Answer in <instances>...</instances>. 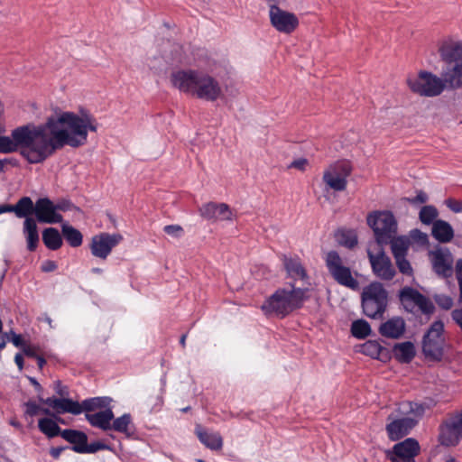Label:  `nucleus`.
<instances>
[{"instance_id":"nucleus-61","label":"nucleus","mask_w":462,"mask_h":462,"mask_svg":"<svg viewBox=\"0 0 462 462\" xmlns=\"http://www.w3.org/2000/svg\"><path fill=\"white\" fill-rule=\"evenodd\" d=\"M30 383L35 387L36 390H42L41 384L37 382V380L33 377H29Z\"/></svg>"},{"instance_id":"nucleus-12","label":"nucleus","mask_w":462,"mask_h":462,"mask_svg":"<svg viewBox=\"0 0 462 462\" xmlns=\"http://www.w3.org/2000/svg\"><path fill=\"white\" fill-rule=\"evenodd\" d=\"M420 447L413 438H408L396 443L392 449L386 451V457L391 462H415L420 454Z\"/></svg>"},{"instance_id":"nucleus-24","label":"nucleus","mask_w":462,"mask_h":462,"mask_svg":"<svg viewBox=\"0 0 462 462\" xmlns=\"http://www.w3.org/2000/svg\"><path fill=\"white\" fill-rule=\"evenodd\" d=\"M431 236L439 243H449L454 238V229L448 221L439 219L433 223Z\"/></svg>"},{"instance_id":"nucleus-10","label":"nucleus","mask_w":462,"mask_h":462,"mask_svg":"<svg viewBox=\"0 0 462 462\" xmlns=\"http://www.w3.org/2000/svg\"><path fill=\"white\" fill-rule=\"evenodd\" d=\"M444 324L440 320L434 321L422 339V352L431 361H440L444 355L445 338Z\"/></svg>"},{"instance_id":"nucleus-32","label":"nucleus","mask_w":462,"mask_h":462,"mask_svg":"<svg viewBox=\"0 0 462 462\" xmlns=\"http://www.w3.org/2000/svg\"><path fill=\"white\" fill-rule=\"evenodd\" d=\"M388 244H391L392 253L394 258L406 256L410 241L405 236H393Z\"/></svg>"},{"instance_id":"nucleus-59","label":"nucleus","mask_w":462,"mask_h":462,"mask_svg":"<svg viewBox=\"0 0 462 462\" xmlns=\"http://www.w3.org/2000/svg\"><path fill=\"white\" fill-rule=\"evenodd\" d=\"M14 362L17 365L19 370H23V357L21 354H16L14 356Z\"/></svg>"},{"instance_id":"nucleus-40","label":"nucleus","mask_w":462,"mask_h":462,"mask_svg":"<svg viewBox=\"0 0 462 462\" xmlns=\"http://www.w3.org/2000/svg\"><path fill=\"white\" fill-rule=\"evenodd\" d=\"M394 260L400 273L407 276L413 275V269L410 262L407 260L406 256L396 257L394 258Z\"/></svg>"},{"instance_id":"nucleus-63","label":"nucleus","mask_w":462,"mask_h":462,"mask_svg":"<svg viewBox=\"0 0 462 462\" xmlns=\"http://www.w3.org/2000/svg\"><path fill=\"white\" fill-rule=\"evenodd\" d=\"M186 338H187V335L183 334L180 339V344L181 345L182 347H185V346H186Z\"/></svg>"},{"instance_id":"nucleus-18","label":"nucleus","mask_w":462,"mask_h":462,"mask_svg":"<svg viewBox=\"0 0 462 462\" xmlns=\"http://www.w3.org/2000/svg\"><path fill=\"white\" fill-rule=\"evenodd\" d=\"M202 217L211 221L232 220L233 213L226 203L208 202L202 205L199 209Z\"/></svg>"},{"instance_id":"nucleus-52","label":"nucleus","mask_w":462,"mask_h":462,"mask_svg":"<svg viewBox=\"0 0 462 462\" xmlns=\"http://www.w3.org/2000/svg\"><path fill=\"white\" fill-rule=\"evenodd\" d=\"M308 165V160L304 158H300L298 160H294L289 166V168L298 169L300 171H305Z\"/></svg>"},{"instance_id":"nucleus-38","label":"nucleus","mask_w":462,"mask_h":462,"mask_svg":"<svg viewBox=\"0 0 462 462\" xmlns=\"http://www.w3.org/2000/svg\"><path fill=\"white\" fill-rule=\"evenodd\" d=\"M351 334L358 339H364L371 334V327L365 319L355 320L351 325Z\"/></svg>"},{"instance_id":"nucleus-53","label":"nucleus","mask_w":462,"mask_h":462,"mask_svg":"<svg viewBox=\"0 0 462 462\" xmlns=\"http://www.w3.org/2000/svg\"><path fill=\"white\" fill-rule=\"evenodd\" d=\"M57 269V264L55 262L48 260L45 261L42 265V270L45 273L53 272Z\"/></svg>"},{"instance_id":"nucleus-11","label":"nucleus","mask_w":462,"mask_h":462,"mask_svg":"<svg viewBox=\"0 0 462 462\" xmlns=\"http://www.w3.org/2000/svg\"><path fill=\"white\" fill-rule=\"evenodd\" d=\"M352 165L348 161H337L328 166L323 173V181L335 190L343 191L346 189L347 178L351 175Z\"/></svg>"},{"instance_id":"nucleus-3","label":"nucleus","mask_w":462,"mask_h":462,"mask_svg":"<svg viewBox=\"0 0 462 462\" xmlns=\"http://www.w3.org/2000/svg\"><path fill=\"white\" fill-rule=\"evenodd\" d=\"M172 86L193 97L214 102L222 97L220 83L213 76L199 69H180L171 75Z\"/></svg>"},{"instance_id":"nucleus-54","label":"nucleus","mask_w":462,"mask_h":462,"mask_svg":"<svg viewBox=\"0 0 462 462\" xmlns=\"http://www.w3.org/2000/svg\"><path fill=\"white\" fill-rule=\"evenodd\" d=\"M12 343L15 346H23V339L21 335L12 333Z\"/></svg>"},{"instance_id":"nucleus-23","label":"nucleus","mask_w":462,"mask_h":462,"mask_svg":"<svg viewBox=\"0 0 462 462\" xmlns=\"http://www.w3.org/2000/svg\"><path fill=\"white\" fill-rule=\"evenodd\" d=\"M195 432L199 441L208 448L212 450H219L222 448L223 439L219 433L209 432L200 425L196 426Z\"/></svg>"},{"instance_id":"nucleus-13","label":"nucleus","mask_w":462,"mask_h":462,"mask_svg":"<svg viewBox=\"0 0 462 462\" xmlns=\"http://www.w3.org/2000/svg\"><path fill=\"white\" fill-rule=\"evenodd\" d=\"M123 240L120 234L100 233L91 238V254L102 260H106L112 249Z\"/></svg>"},{"instance_id":"nucleus-26","label":"nucleus","mask_w":462,"mask_h":462,"mask_svg":"<svg viewBox=\"0 0 462 462\" xmlns=\"http://www.w3.org/2000/svg\"><path fill=\"white\" fill-rule=\"evenodd\" d=\"M360 352L374 359L384 360L388 351L376 340H368L360 346Z\"/></svg>"},{"instance_id":"nucleus-58","label":"nucleus","mask_w":462,"mask_h":462,"mask_svg":"<svg viewBox=\"0 0 462 462\" xmlns=\"http://www.w3.org/2000/svg\"><path fill=\"white\" fill-rule=\"evenodd\" d=\"M23 353L27 356H30V357H34L35 358V356H38L36 353H35V350L33 347L30 346H23Z\"/></svg>"},{"instance_id":"nucleus-45","label":"nucleus","mask_w":462,"mask_h":462,"mask_svg":"<svg viewBox=\"0 0 462 462\" xmlns=\"http://www.w3.org/2000/svg\"><path fill=\"white\" fill-rule=\"evenodd\" d=\"M453 430L458 432V434L462 435V411L456 415H454L450 421L448 423Z\"/></svg>"},{"instance_id":"nucleus-51","label":"nucleus","mask_w":462,"mask_h":462,"mask_svg":"<svg viewBox=\"0 0 462 462\" xmlns=\"http://www.w3.org/2000/svg\"><path fill=\"white\" fill-rule=\"evenodd\" d=\"M54 390L60 398L69 396V393L68 387L63 385L60 380L54 383Z\"/></svg>"},{"instance_id":"nucleus-9","label":"nucleus","mask_w":462,"mask_h":462,"mask_svg":"<svg viewBox=\"0 0 462 462\" xmlns=\"http://www.w3.org/2000/svg\"><path fill=\"white\" fill-rule=\"evenodd\" d=\"M366 252L374 276L382 281H392L396 272L383 246L378 244H368Z\"/></svg>"},{"instance_id":"nucleus-36","label":"nucleus","mask_w":462,"mask_h":462,"mask_svg":"<svg viewBox=\"0 0 462 462\" xmlns=\"http://www.w3.org/2000/svg\"><path fill=\"white\" fill-rule=\"evenodd\" d=\"M461 438L462 435L453 430V429L447 424L441 430L439 435V441L442 445L449 447L457 445Z\"/></svg>"},{"instance_id":"nucleus-25","label":"nucleus","mask_w":462,"mask_h":462,"mask_svg":"<svg viewBox=\"0 0 462 462\" xmlns=\"http://www.w3.org/2000/svg\"><path fill=\"white\" fill-rule=\"evenodd\" d=\"M86 419L93 427L109 430H112L111 421L114 419V412L111 409H106L92 414L87 413Z\"/></svg>"},{"instance_id":"nucleus-6","label":"nucleus","mask_w":462,"mask_h":462,"mask_svg":"<svg viewBox=\"0 0 462 462\" xmlns=\"http://www.w3.org/2000/svg\"><path fill=\"white\" fill-rule=\"evenodd\" d=\"M364 314L371 319L382 318L388 305V292L379 282H373L364 287L361 293Z\"/></svg>"},{"instance_id":"nucleus-33","label":"nucleus","mask_w":462,"mask_h":462,"mask_svg":"<svg viewBox=\"0 0 462 462\" xmlns=\"http://www.w3.org/2000/svg\"><path fill=\"white\" fill-rule=\"evenodd\" d=\"M399 297L404 308L409 310L418 303L419 299H420V292L413 288L405 287L401 290Z\"/></svg>"},{"instance_id":"nucleus-34","label":"nucleus","mask_w":462,"mask_h":462,"mask_svg":"<svg viewBox=\"0 0 462 462\" xmlns=\"http://www.w3.org/2000/svg\"><path fill=\"white\" fill-rule=\"evenodd\" d=\"M111 425L112 430L123 433L127 437H130L133 434L132 430H130L132 425V418L128 413L123 414L121 417H118L115 420L113 419Z\"/></svg>"},{"instance_id":"nucleus-28","label":"nucleus","mask_w":462,"mask_h":462,"mask_svg":"<svg viewBox=\"0 0 462 462\" xmlns=\"http://www.w3.org/2000/svg\"><path fill=\"white\" fill-rule=\"evenodd\" d=\"M394 357L402 363H409L415 356L414 345L410 342L396 344L393 347Z\"/></svg>"},{"instance_id":"nucleus-60","label":"nucleus","mask_w":462,"mask_h":462,"mask_svg":"<svg viewBox=\"0 0 462 462\" xmlns=\"http://www.w3.org/2000/svg\"><path fill=\"white\" fill-rule=\"evenodd\" d=\"M35 359L37 360L39 369H42L46 364V360L41 356H35Z\"/></svg>"},{"instance_id":"nucleus-43","label":"nucleus","mask_w":462,"mask_h":462,"mask_svg":"<svg viewBox=\"0 0 462 462\" xmlns=\"http://www.w3.org/2000/svg\"><path fill=\"white\" fill-rule=\"evenodd\" d=\"M415 306H418L419 309L425 314H430L434 310L432 302L421 293L420 299H419V301L415 304Z\"/></svg>"},{"instance_id":"nucleus-17","label":"nucleus","mask_w":462,"mask_h":462,"mask_svg":"<svg viewBox=\"0 0 462 462\" xmlns=\"http://www.w3.org/2000/svg\"><path fill=\"white\" fill-rule=\"evenodd\" d=\"M25 139L23 125L11 131L10 136L0 135V153H12L25 149Z\"/></svg>"},{"instance_id":"nucleus-1","label":"nucleus","mask_w":462,"mask_h":462,"mask_svg":"<svg viewBox=\"0 0 462 462\" xmlns=\"http://www.w3.org/2000/svg\"><path fill=\"white\" fill-rule=\"evenodd\" d=\"M96 118L87 111L79 115L64 112L57 117H49L45 124L23 125L25 149L22 156L32 164L43 162L65 145L77 148L84 145L88 131H97Z\"/></svg>"},{"instance_id":"nucleus-14","label":"nucleus","mask_w":462,"mask_h":462,"mask_svg":"<svg viewBox=\"0 0 462 462\" xmlns=\"http://www.w3.org/2000/svg\"><path fill=\"white\" fill-rule=\"evenodd\" d=\"M270 23L279 32L291 34L299 26L298 17L291 12L284 11L280 7H273L269 10Z\"/></svg>"},{"instance_id":"nucleus-35","label":"nucleus","mask_w":462,"mask_h":462,"mask_svg":"<svg viewBox=\"0 0 462 462\" xmlns=\"http://www.w3.org/2000/svg\"><path fill=\"white\" fill-rule=\"evenodd\" d=\"M38 427L39 430L50 439L61 433L59 425L50 418L40 419Z\"/></svg>"},{"instance_id":"nucleus-50","label":"nucleus","mask_w":462,"mask_h":462,"mask_svg":"<svg viewBox=\"0 0 462 462\" xmlns=\"http://www.w3.org/2000/svg\"><path fill=\"white\" fill-rule=\"evenodd\" d=\"M105 448H106L105 444L101 442H94L90 443L89 445L87 443L86 448H81V450H84V453H95Z\"/></svg>"},{"instance_id":"nucleus-31","label":"nucleus","mask_w":462,"mask_h":462,"mask_svg":"<svg viewBox=\"0 0 462 462\" xmlns=\"http://www.w3.org/2000/svg\"><path fill=\"white\" fill-rule=\"evenodd\" d=\"M61 231L64 238L69 243V245L72 247H79L82 245L83 242V236L75 227L72 226H69V224L65 223L61 226Z\"/></svg>"},{"instance_id":"nucleus-44","label":"nucleus","mask_w":462,"mask_h":462,"mask_svg":"<svg viewBox=\"0 0 462 462\" xmlns=\"http://www.w3.org/2000/svg\"><path fill=\"white\" fill-rule=\"evenodd\" d=\"M55 206V211H70L73 209L79 210V208H77L70 200L69 199H60L57 203H54Z\"/></svg>"},{"instance_id":"nucleus-64","label":"nucleus","mask_w":462,"mask_h":462,"mask_svg":"<svg viewBox=\"0 0 462 462\" xmlns=\"http://www.w3.org/2000/svg\"><path fill=\"white\" fill-rule=\"evenodd\" d=\"M457 282H458L459 292H460L459 297H460V300L462 301V279L458 278Z\"/></svg>"},{"instance_id":"nucleus-55","label":"nucleus","mask_w":462,"mask_h":462,"mask_svg":"<svg viewBox=\"0 0 462 462\" xmlns=\"http://www.w3.org/2000/svg\"><path fill=\"white\" fill-rule=\"evenodd\" d=\"M455 271H456L457 280H458V278L462 279V259H458L457 261Z\"/></svg>"},{"instance_id":"nucleus-30","label":"nucleus","mask_w":462,"mask_h":462,"mask_svg":"<svg viewBox=\"0 0 462 462\" xmlns=\"http://www.w3.org/2000/svg\"><path fill=\"white\" fill-rule=\"evenodd\" d=\"M42 241L45 246L50 250H58L62 245V237L54 227H47L42 232Z\"/></svg>"},{"instance_id":"nucleus-27","label":"nucleus","mask_w":462,"mask_h":462,"mask_svg":"<svg viewBox=\"0 0 462 462\" xmlns=\"http://www.w3.org/2000/svg\"><path fill=\"white\" fill-rule=\"evenodd\" d=\"M61 437L71 444H74L73 450L78 453H84L81 448H86L88 437L84 432L75 430H64L60 433Z\"/></svg>"},{"instance_id":"nucleus-16","label":"nucleus","mask_w":462,"mask_h":462,"mask_svg":"<svg viewBox=\"0 0 462 462\" xmlns=\"http://www.w3.org/2000/svg\"><path fill=\"white\" fill-rule=\"evenodd\" d=\"M35 217L41 223H61L63 217L55 211L54 203L49 198H41L35 202Z\"/></svg>"},{"instance_id":"nucleus-21","label":"nucleus","mask_w":462,"mask_h":462,"mask_svg":"<svg viewBox=\"0 0 462 462\" xmlns=\"http://www.w3.org/2000/svg\"><path fill=\"white\" fill-rule=\"evenodd\" d=\"M282 263L288 275L294 280L307 281L309 279L306 269L301 263L300 259L282 255Z\"/></svg>"},{"instance_id":"nucleus-22","label":"nucleus","mask_w":462,"mask_h":462,"mask_svg":"<svg viewBox=\"0 0 462 462\" xmlns=\"http://www.w3.org/2000/svg\"><path fill=\"white\" fill-rule=\"evenodd\" d=\"M23 234L25 236L27 249L30 252L36 251L40 236L36 221L32 217H26L23 221Z\"/></svg>"},{"instance_id":"nucleus-41","label":"nucleus","mask_w":462,"mask_h":462,"mask_svg":"<svg viewBox=\"0 0 462 462\" xmlns=\"http://www.w3.org/2000/svg\"><path fill=\"white\" fill-rule=\"evenodd\" d=\"M82 407V411H94L97 408L102 407L104 405V402L101 398L96 397V398H90L87 399L82 402L80 404Z\"/></svg>"},{"instance_id":"nucleus-46","label":"nucleus","mask_w":462,"mask_h":462,"mask_svg":"<svg viewBox=\"0 0 462 462\" xmlns=\"http://www.w3.org/2000/svg\"><path fill=\"white\" fill-rule=\"evenodd\" d=\"M163 231L175 238H179L183 235V228L180 225H168L163 227Z\"/></svg>"},{"instance_id":"nucleus-47","label":"nucleus","mask_w":462,"mask_h":462,"mask_svg":"<svg viewBox=\"0 0 462 462\" xmlns=\"http://www.w3.org/2000/svg\"><path fill=\"white\" fill-rule=\"evenodd\" d=\"M404 199L411 205H417L426 203L429 199V197L423 190H418L415 197L405 198Z\"/></svg>"},{"instance_id":"nucleus-7","label":"nucleus","mask_w":462,"mask_h":462,"mask_svg":"<svg viewBox=\"0 0 462 462\" xmlns=\"http://www.w3.org/2000/svg\"><path fill=\"white\" fill-rule=\"evenodd\" d=\"M325 264L328 273L339 285L356 291L359 288V282L356 278L357 272H353L348 265L346 259L339 254L331 250L326 254Z\"/></svg>"},{"instance_id":"nucleus-49","label":"nucleus","mask_w":462,"mask_h":462,"mask_svg":"<svg viewBox=\"0 0 462 462\" xmlns=\"http://www.w3.org/2000/svg\"><path fill=\"white\" fill-rule=\"evenodd\" d=\"M444 204L454 213H462V201L448 198L444 201Z\"/></svg>"},{"instance_id":"nucleus-2","label":"nucleus","mask_w":462,"mask_h":462,"mask_svg":"<svg viewBox=\"0 0 462 462\" xmlns=\"http://www.w3.org/2000/svg\"><path fill=\"white\" fill-rule=\"evenodd\" d=\"M438 52L443 63L441 77L420 70L406 79L410 90L421 97L439 96L444 89L462 88V41L448 38L439 42Z\"/></svg>"},{"instance_id":"nucleus-48","label":"nucleus","mask_w":462,"mask_h":462,"mask_svg":"<svg viewBox=\"0 0 462 462\" xmlns=\"http://www.w3.org/2000/svg\"><path fill=\"white\" fill-rule=\"evenodd\" d=\"M436 303L443 310H449L453 306V300L447 295H437L435 297Z\"/></svg>"},{"instance_id":"nucleus-20","label":"nucleus","mask_w":462,"mask_h":462,"mask_svg":"<svg viewBox=\"0 0 462 462\" xmlns=\"http://www.w3.org/2000/svg\"><path fill=\"white\" fill-rule=\"evenodd\" d=\"M405 328L404 319L401 317H393L381 324L379 333L387 338H399L404 334Z\"/></svg>"},{"instance_id":"nucleus-42","label":"nucleus","mask_w":462,"mask_h":462,"mask_svg":"<svg viewBox=\"0 0 462 462\" xmlns=\"http://www.w3.org/2000/svg\"><path fill=\"white\" fill-rule=\"evenodd\" d=\"M26 411L25 413L31 417L37 415L40 411L46 415H50L51 411L47 408H41L37 403L34 402H28L25 403Z\"/></svg>"},{"instance_id":"nucleus-19","label":"nucleus","mask_w":462,"mask_h":462,"mask_svg":"<svg viewBox=\"0 0 462 462\" xmlns=\"http://www.w3.org/2000/svg\"><path fill=\"white\" fill-rule=\"evenodd\" d=\"M40 401L48 405L58 414L69 412L78 415L82 412V407L79 402L66 397H49L47 399H40Z\"/></svg>"},{"instance_id":"nucleus-5","label":"nucleus","mask_w":462,"mask_h":462,"mask_svg":"<svg viewBox=\"0 0 462 462\" xmlns=\"http://www.w3.org/2000/svg\"><path fill=\"white\" fill-rule=\"evenodd\" d=\"M309 292L308 288H297L293 284L291 289L280 288L266 299L261 310L266 316L284 318L303 306L310 299Z\"/></svg>"},{"instance_id":"nucleus-8","label":"nucleus","mask_w":462,"mask_h":462,"mask_svg":"<svg viewBox=\"0 0 462 462\" xmlns=\"http://www.w3.org/2000/svg\"><path fill=\"white\" fill-rule=\"evenodd\" d=\"M367 224L374 233V242L380 245H388L397 235L398 225L394 215L388 210L374 211L367 215Z\"/></svg>"},{"instance_id":"nucleus-37","label":"nucleus","mask_w":462,"mask_h":462,"mask_svg":"<svg viewBox=\"0 0 462 462\" xmlns=\"http://www.w3.org/2000/svg\"><path fill=\"white\" fill-rule=\"evenodd\" d=\"M439 211L433 205L423 206L419 212V219L424 225H431L438 219Z\"/></svg>"},{"instance_id":"nucleus-4","label":"nucleus","mask_w":462,"mask_h":462,"mask_svg":"<svg viewBox=\"0 0 462 462\" xmlns=\"http://www.w3.org/2000/svg\"><path fill=\"white\" fill-rule=\"evenodd\" d=\"M426 405L420 402L403 401L391 411L385 426L388 438L397 441L410 434L423 417Z\"/></svg>"},{"instance_id":"nucleus-56","label":"nucleus","mask_w":462,"mask_h":462,"mask_svg":"<svg viewBox=\"0 0 462 462\" xmlns=\"http://www.w3.org/2000/svg\"><path fill=\"white\" fill-rule=\"evenodd\" d=\"M4 213H14L13 205L2 204L0 205V214Z\"/></svg>"},{"instance_id":"nucleus-29","label":"nucleus","mask_w":462,"mask_h":462,"mask_svg":"<svg viewBox=\"0 0 462 462\" xmlns=\"http://www.w3.org/2000/svg\"><path fill=\"white\" fill-rule=\"evenodd\" d=\"M14 213L19 218L31 217L32 214H35V204H33L30 197L21 198L15 205H13Z\"/></svg>"},{"instance_id":"nucleus-15","label":"nucleus","mask_w":462,"mask_h":462,"mask_svg":"<svg viewBox=\"0 0 462 462\" xmlns=\"http://www.w3.org/2000/svg\"><path fill=\"white\" fill-rule=\"evenodd\" d=\"M430 260L434 272L442 278H449L453 274L454 259L448 249H438L430 253Z\"/></svg>"},{"instance_id":"nucleus-57","label":"nucleus","mask_w":462,"mask_h":462,"mask_svg":"<svg viewBox=\"0 0 462 462\" xmlns=\"http://www.w3.org/2000/svg\"><path fill=\"white\" fill-rule=\"evenodd\" d=\"M269 5V10L273 7H279L280 5L284 4L287 0H266Z\"/></svg>"},{"instance_id":"nucleus-39","label":"nucleus","mask_w":462,"mask_h":462,"mask_svg":"<svg viewBox=\"0 0 462 462\" xmlns=\"http://www.w3.org/2000/svg\"><path fill=\"white\" fill-rule=\"evenodd\" d=\"M338 243L349 249L354 248L357 243V236L353 230H340L337 234Z\"/></svg>"},{"instance_id":"nucleus-62","label":"nucleus","mask_w":462,"mask_h":462,"mask_svg":"<svg viewBox=\"0 0 462 462\" xmlns=\"http://www.w3.org/2000/svg\"><path fill=\"white\" fill-rule=\"evenodd\" d=\"M60 451H61V448H52L51 450V454L53 457L57 458V457H59Z\"/></svg>"}]
</instances>
